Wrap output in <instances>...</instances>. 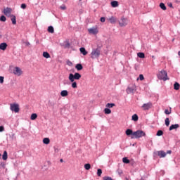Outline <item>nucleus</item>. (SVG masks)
<instances>
[{"label": "nucleus", "instance_id": "4", "mask_svg": "<svg viewBox=\"0 0 180 180\" xmlns=\"http://www.w3.org/2000/svg\"><path fill=\"white\" fill-rule=\"evenodd\" d=\"M134 139H141V137H146V132L143 130H137L134 131Z\"/></svg>", "mask_w": 180, "mask_h": 180}, {"label": "nucleus", "instance_id": "14", "mask_svg": "<svg viewBox=\"0 0 180 180\" xmlns=\"http://www.w3.org/2000/svg\"><path fill=\"white\" fill-rule=\"evenodd\" d=\"M110 23H111L112 25H115V23H116V22H117V18L115 16H111L109 19H108Z\"/></svg>", "mask_w": 180, "mask_h": 180}, {"label": "nucleus", "instance_id": "13", "mask_svg": "<svg viewBox=\"0 0 180 180\" xmlns=\"http://www.w3.org/2000/svg\"><path fill=\"white\" fill-rule=\"evenodd\" d=\"M11 12H12V8L9 7H7L4 10V15H6V16H8V15H11Z\"/></svg>", "mask_w": 180, "mask_h": 180}, {"label": "nucleus", "instance_id": "10", "mask_svg": "<svg viewBox=\"0 0 180 180\" xmlns=\"http://www.w3.org/2000/svg\"><path fill=\"white\" fill-rule=\"evenodd\" d=\"M125 134L128 136H131V139H134V131H133V129H127L125 131Z\"/></svg>", "mask_w": 180, "mask_h": 180}, {"label": "nucleus", "instance_id": "53", "mask_svg": "<svg viewBox=\"0 0 180 180\" xmlns=\"http://www.w3.org/2000/svg\"><path fill=\"white\" fill-rule=\"evenodd\" d=\"M168 6H169V8H174V6H172V3H168Z\"/></svg>", "mask_w": 180, "mask_h": 180}, {"label": "nucleus", "instance_id": "41", "mask_svg": "<svg viewBox=\"0 0 180 180\" xmlns=\"http://www.w3.org/2000/svg\"><path fill=\"white\" fill-rule=\"evenodd\" d=\"M97 176H102V169H97Z\"/></svg>", "mask_w": 180, "mask_h": 180}, {"label": "nucleus", "instance_id": "16", "mask_svg": "<svg viewBox=\"0 0 180 180\" xmlns=\"http://www.w3.org/2000/svg\"><path fill=\"white\" fill-rule=\"evenodd\" d=\"M98 29L97 28H90L89 29V32L91 34H98Z\"/></svg>", "mask_w": 180, "mask_h": 180}, {"label": "nucleus", "instance_id": "26", "mask_svg": "<svg viewBox=\"0 0 180 180\" xmlns=\"http://www.w3.org/2000/svg\"><path fill=\"white\" fill-rule=\"evenodd\" d=\"M9 138H10V141H15L16 140V136H15V134H12L11 135H9Z\"/></svg>", "mask_w": 180, "mask_h": 180}, {"label": "nucleus", "instance_id": "5", "mask_svg": "<svg viewBox=\"0 0 180 180\" xmlns=\"http://www.w3.org/2000/svg\"><path fill=\"white\" fill-rule=\"evenodd\" d=\"M10 109L12 112H15V113H19V104L18 103H11L10 105Z\"/></svg>", "mask_w": 180, "mask_h": 180}, {"label": "nucleus", "instance_id": "31", "mask_svg": "<svg viewBox=\"0 0 180 180\" xmlns=\"http://www.w3.org/2000/svg\"><path fill=\"white\" fill-rule=\"evenodd\" d=\"M105 106L109 109L110 108H113V106H116V104H115L114 103H108L106 104Z\"/></svg>", "mask_w": 180, "mask_h": 180}, {"label": "nucleus", "instance_id": "56", "mask_svg": "<svg viewBox=\"0 0 180 180\" xmlns=\"http://www.w3.org/2000/svg\"><path fill=\"white\" fill-rule=\"evenodd\" d=\"M172 150H167L166 154H172Z\"/></svg>", "mask_w": 180, "mask_h": 180}, {"label": "nucleus", "instance_id": "28", "mask_svg": "<svg viewBox=\"0 0 180 180\" xmlns=\"http://www.w3.org/2000/svg\"><path fill=\"white\" fill-rule=\"evenodd\" d=\"M105 115H110L112 113V110L110 108H105L104 109Z\"/></svg>", "mask_w": 180, "mask_h": 180}, {"label": "nucleus", "instance_id": "48", "mask_svg": "<svg viewBox=\"0 0 180 180\" xmlns=\"http://www.w3.org/2000/svg\"><path fill=\"white\" fill-rule=\"evenodd\" d=\"M67 64L69 65V67H71L72 65V62H71L70 60H68Z\"/></svg>", "mask_w": 180, "mask_h": 180}, {"label": "nucleus", "instance_id": "60", "mask_svg": "<svg viewBox=\"0 0 180 180\" xmlns=\"http://www.w3.org/2000/svg\"><path fill=\"white\" fill-rule=\"evenodd\" d=\"M27 44L29 45V44H30V43L28 42Z\"/></svg>", "mask_w": 180, "mask_h": 180}, {"label": "nucleus", "instance_id": "55", "mask_svg": "<svg viewBox=\"0 0 180 180\" xmlns=\"http://www.w3.org/2000/svg\"><path fill=\"white\" fill-rule=\"evenodd\" d=\"M54 151L55 153H58V148L54 147Z\"/></svg>", "mask_w": 180, "mask_h": 180}, {"label": "nucleus", "instance_id": "20", "mask_svg": "<svg viewBox=\"0 0 180 180\" xmlns=\"http://www.w3.org/2000/svg\"><path fill=\"white\" fill-rule=\"evenodd\" d=\"M2 160L4 161H6L8 160V152L6 150L4 151V153L2 155Z\"/></svg>", "mask_w": 180, "mask_h": 180}, {"label": "nucleus", "instance_id": "7", "mask_svg": "<svg viewBox=\"0 0 180 180\" xmlns=\"http://www.w3.org/2000/svg\"><path fill=\"white\" fill-rule=\"evenodd\" d=\"M151 108H153V103H151V102L144 103L141 106V108L143 109V110H150V109H151Z\"/></svg>", "mask_w": 180, "mask_h": 180}, {"label": "nucleus", "instance_id": "24", "mask_svg": "<svg viewBox=\"0 0 180 180\" xmlns=\"http://www.w3.org/2000/svg\"><path fill=\"white\" fill-rule=\"evenodd\" d=\"M139 58H146V54L143 52H139L137 53Z\"/></svg>", "mask_w": 180, "mask_h": 180}, {"label": "nucleus", "instance_id": "19", "mask_svg": "<svg viewBox=\"0 0 180 180\" xmlns=\"http://www.w3.org/2000/svg\"><path fill=\"white\" fill-rule=\"evenodd\" d=\"M75 68H76V70H77V71H81L84 69V66H82V64H81V63H77L75 65Z\"/></svg>", "mask_w": 180, "mask_h": 180}, {"label": "nucleus", "instance_id": "54", "mask_svg": "<svg viewBox=\"0 0 180 180\" xmlns=\"http://www.w3.org/2000/svg\"><path fill=\"white\" fill-rule=\"evenodd\" d=\"M129 164L132 166L134 167V165L136 164V162H134V161L130 162Z\"/></svg>", "mask_w": 180, "mask_h": 180}, {"label": "nucleus", "instance_id": "6", "mask_svg": "<svg viewBox=\"0 0 180 180\" xmlns=\"http://www.w3.org/2000/svg\"><path fill=\"white\" fill-rule=\"evenodd\" d=\"M127 18L122 17L120 20L119 21V25L121 27H124V26H127Z\"/></svg>", "mask_w": 180, "mask_h": 180}, {"label": "nucleus", "instance_id": "18", "mask_svg": "<svg viewBox=\"0 0 180 180\" xmlns=\"http://www.w3.org/2000/svg\"><path fill=\"white\" fill-rule=\"evenodd\" d=\"M11 22L13 25H16V15L11 14L10 15Z\"/></svg>", "mask_w": 180, "mask_h": 180}, {"label": "nucleus", "instance_id": "36", "mask_svg": "<svg viewBox=\"0 0 180 180\" xmlns=\"http://www.w3.org/2000/svg\"><path fill=\"white\" fill-rule=\"evenodd\" d=\"M164 134V131L162 130H158L156 133V136L158 137L162 136Z\"/></svg>", "mask_w": 180, "mask_h": 180}, {"label": "nucleus", "instance_id": "17", "mask_svg": "<svg viewBox=\"0 0 180 180\" xmlns=\"http://www.w3.org/2000/svg\"><path fill=\"white\" fill-rule=\"evenodd\" d=\"M110 5L112 6V8H117V6H119V1H112L110 2Z\"/></svg>", "mask_w": 180, "mask_h": 180}, {"label": "nucleus", "instance_id": "3", "mask_svg": "<svg viewBox=\"0 0 180 180\" xmlns=\"http://www.w3.org/2000/svg\"><path fill=\"white\" fill-rule=\"evenodd\" d=\"M81 77H82V75L79 72H75V74L70 73L69 75L68 79L70 82H74V81H75V79L76 80L81 79Z\"/></svg>", "mask_w": 180, "mask_h": 180}, {"label": "nucleus", "instance_id": "12", "mask_svg": "<svg viewBox=\"0 0 180 180\" xmlns=\"http://www.w3.org/2000/svg\"><path fill=\"white\" fill-rule=\"evenodd\" d=\"M158 155L160 158H165L167 157V153L164 152V150L158 151Z\"/></svg>", "mask_w": 180, "mask_h": 180}, {"label": "nucleus", "instance_id": "42", "mask_svg": "<svg viewBox=\"0 0 180 180\" xmlns=\"http://www.w3.org/2000/svg\"><path fill=\"white\" fill-rule=\"evenodd\" d=\"M0 167L3 169H5L6 167V164H5V162H1V164H0Z\"/></svg>", "mask_w": 180, "mask_h": 180}, {"label": "nucleus", "instance_id": "62", "mask_svg": "<svg viewBox=\"0 0 180 180\" xmlns=\"http://www.w3.org/2000/svg\"><path fill=\"white\" fill-rule=\"evenodd\" d=\"M1 153H0V158H1Z\"/></svg>", "mask_w": 180, "mask_h": 180}, {"label": "nucleus", "instance_id": "37", "mask_svg": "<svg viewBox=\"0 0 180 180\" xmlns=\"http://www.w3.org/2000/svg\"><path fill=\"white\" fill-rule=\"evenodd\" d=\"M84 168L86 171H89V169H91V164H89V163L85 164Z\"/></svg>", "mask_w": 180, "mask_h": 180}, {"label": "nucleus", "instance_id": "43", "mask_svg": "<svg viewBox=\"0 0 180 180\" xmlns=\"http://www.w3.org/2000/svg\"><path fill=\"white\" fill-rule=\"evenodd\" d=\"M103 180H113V179L110 176H105L103 177Z\"/></svg>", "mask_w": 180, "mask_h": 180}, {"label": "nucleus", "instance_id": "2", "mask_svg": "<svg viewBox=\"0 0 180 180\" xmlns=\"http://www.w3.org/2000/svg\"><path fill=\"white\" fill-rule=\"evenodd\" d=\"M157 77L158 79L162 80V81H168L169 78L168 77V73H167V71L162 70L160 72H159L157 74Z\"/></svg>", "mask_w": 180, "mask_h": 180}, {"label": "nucleus", "instance_id": "52", "mask_svg": "<svg viewBox=\"0 0 180 180\" xmlns=\"http://www.w3.org/2000/svg\"><path fill=\"white\" fill-rule=\"evenodd\" d=\"M60 9H62L63 11H65V9H67V7L65 6H60Z\"/></svg>", "mask_w": 180, "mask_h": 180}, {"label": "nucleus", "instance_id": "32", "mask_svg": "<svg viewBox=\"0 0 180 180\" xmlns=\"http://www.w3.org/2000/svg\"><path fill=\"white\" fill-rule=\"evenodd\" d=\"M43 143H44V144H46V145L50 144V139L44 138Z\"/></svg>", "mask_w": 180, "mask_h": 180}, {"label": "nucleus", "instance_id": "8", "mask_svg": "<svg viewBox=\"0 0 180 180\" xmlns=\"http://www.w3.org/2000/svg\"><path fill=\"white\" fill-rule=\"evenodd\" d=\"M13 74L15 75H18V77H20V75H22V74H23V72L22 71V69H20V68L15 67L13 69Z\"/></svg>", "mask_w": 180, "mask_h": 180}, {"label": "nucleus", "instance_id": "35", "mask_svg": "<svg viewBox=\"0 0 180 180\" xmlns=\"http://www.w3.org/2000/svg\"><path fill=\"white\" fill-rule=\"evenodd\" d=\"M65 44L64 45V49H70L71 44H70L69 41H65Z\"/></svg>", "mask_w": 180, "mask_h": 180}, {"label": "nucleus", "instance_id": "1", "mask_svg": "<svg viewBox=\"0 0 180 180\" xmlns=\"http://www.w3.org/2000/svg\"><path fill=\"white\" fill-rule=\"evenodd\" d=\"M101 50H102V45H97V47L92 49L91 53V58L95 60V58H99L101 57Z\"/></svg>", "mask_w": 180, "mask_h": 180}, {"label": "nucleus", "instance_id": "57", "mask_svg": "<svg viewBox=\"0 0 180 180\" xmlns=\"http://www.w3.org/2000/svg\"><path fill=\"white\" fill-rule=\"evenodd\" d=\"M60 162H64V160L60 159Z\"/></svg>", "mask_w": 180, "mask_h": 180}, {"label": "nucleus", "instance_id": "47", "mask_svg": "<svg viewBox=\"0 0 180 180\" xmlns=\"http://www.w3.org/2000/svg\"><path fill=\"white\" fill-rule=\"evenodd\" d=\"M165 115H171V110H169L168 109H166L165 110Z\"/></svg>", "mask_w": 180, "mask_h": 180}, {"label": "nucleus", "instance_id": "51", "mask_svg": "<svg viewBox=\"0 0 180 180\" xmlns=\"http://www.w3.org/2000/svg\"><path fill=\"white\" fill-rule=\"evenodd\" d=\"M4 77L2 76H0V84H4Z\"/></svg>", "mask_w": 180, "mask_h": 180}, {"label": "nucleus", "instance_id": "38", "mask_svg": "<svg viewBox=\"0 0 180 180\" xmlns=\"http://www.w3.org/2000/svg\"><path fill=\"white\" fill-rule=\"evenodd\" d=\"M72 82V88H73V89L78 88L77 82H75V80H74L73 82Z\"/></svg>", "mask_w": 180, "mask_h": 180}, {"label": "nucleus", "instance_id": "63", "mask_svg": "<svg viewBox=\"0 0 180 180\" xmlns=\"http://www.w3.org/2000/svg\"><path fill=\"white\" fill-rule=\"evenodd\" d=\"M79 1H82V0H79Z\"/></svg>", "mask_w": 180, "mask_h": 180}, {"label": "nucleus", "instance_id": "23", "mask_svg": "<svg viewBox=\"0 0 180 180\" xmlns=\"http://www.w3.org/2000/svg\"><path fill=\"white\" fill-rule=\"evenodd\" d=\"M60 96H62L63 98L65 96H68V91H67V90L61 91Z\"/></svg>", "mask_w": 180, "mask_h": 180}, {"label": "nucleus", "instance_id": "30", "mask_svg": "<svg viewBox=\"0 0 180 180\" xmlns=\"http://www.w3.org/2000/svg\"><path fill=\"white\" fill-rule=\"evenodd\" d=\"M159 6L161 9H162V11H167V6H165V4L160 3Z\"/></svg>", "mask_w": 180, "mask_h": 180}, {"label": "nucleus", "instance_id": "46", "mask_svg": "<svg viewBox=\"0 0 180 180\" xmlns=\"http://www.w3.org/2000/svg\"><path fill=\"white\" fill-rule=\"evenodd\" d=\"M106 20V18H105V17H101L100 18V21L102 22V23H105V21Z\"/></svg>", "mask_w": 180, "mask_h": 180}, {"label": "nucleus", "instance_id": "49", "mask_svg": "<svg viewBox=\"0 0 180 180\" xmlns=\"http://www.w3.org/2000/svg\"><path fill=\"white\" fill-rule=\"evenodd\" d=\"M26 4H22L21 5H20V8H21V9H25V8H26Z\"/></svg>", "mask_w": 180, "mask_h": 180}, {"label": "nucleus", "instance_id": "44", "mask_svg": "<svg viewBox=\"0 0 180 180\" xmlns=\"http://www.w3.org/2000/svg\"><path fill=\"white\" fill-rule=\"evenodd\" d=\"M117 172L118 175H120V176H122V174H123V170L118 169L117 170Z\"/></svg>", "mask_w": 180, "mask_h": 180}, {"label": "nucleus", "instance_id": "59", "mask_svg": "<svg viewBox=\"0 0 180 180\" xmlns=\"http://www.w3.org/2000/svg\"><path fill=\"white\" fill-rule=\"evenodd\" d=\"M179 2H180V1H178V0L176 1V4H179Z\"/></svg>", "mask_w": 180, "mask_h": 180}, {"label": "nucleus", "instance_id": "25", "mask_svg": "<svg viewBox=\"0 0 180 180\" xmlns=\"http://www.w3.org/2000/svg\"><path fill=\"white\" fill-rule=\"evenodd\" d=\"M131 120L137 122L139 120V115H137V114H134L131 117Z\"/></svg>", "mask_w": 180, "mask_h": 180}, {"label": "nucleus", "instance_id": "45", "mask_svg": "<svg viewBox=\"0 0 180 180\" xmlns=\"http://www.w3.org/2000/svg\"><path fill=\"white\" fill-rule=\"evenodd\" d=\"M2 131H5V127L4 125L0 126V133H2Z\"/></svg>", "mask_w": 180, "mask_h": 180}, {"label": "nucleus", "instance_id": "40", "mask_svg": "<svg viewBox=\"0 0 180 180\" xmlns=\"http://www.w3.org/2000/svg\"><path fill=\"white\" fill-rule=\"evenodd\" d=\"M0 21L1 22H6V17L5 15H2L0 17Z\"/></svg>", "mask_w": 180, "mask_h": 180}, {"label": "nucleus", "instance_id": "27", "mask_svg": "<svg viewBox=\"0 0 180 180\" xmlns=\"http://www.w3.org/2000/svg\"><path fill=\"white\" fill-rule=\"evenodd\" d=\"M42 56H43V57L44 58H50V53H49V52H47V51H44V52H43V54H42Z\"/></svg>", "mask_w": 180, "mask_h": 180}, {"label": "nucleus", "instance_id": "11", "mask_svg": "<svg viewBox=\"0 0 180 180\" xmlns=\"http://www.w3.org/2000/svg\"><path fill=\"white\" fill-rule=\"evenodd\" d=\"M179 124H172L169 128V131H172V130H176V129H179Z\"/></svg>", "mask_w": 180, "mask_h": 180}, {"label": "nucleus", "instance_id": "9", "mask_svg": "<svg viewBox=\"0 0 180 180\" xmlns=\"http://www.w3.org/2000/svg\"><path fill=\"white\" fill-rule=\"evenodd\" d=\"M136 86L135 85H132L131 86H128L126 89V92L127 94H134V92H136Z\"/></svg>", "mask_w": 180, "mask_h": 180}, {"label": "nucleus", "instance_id": "33", "mask_svg": "<svg viewBox=\"0 0 180 180\" xmlns=\"http://www.w3.org/2000/svg\"><path fill=\"white\" fill-rule=\"evenodd\" d=\"M48 32L49 33H54V27L53 26L48 27Z\"/></svg>", "mask_w": 180, "mask_h": 180}, {"label": "nucleus", "instance_id": "58", "mask_svg": "<svg viewBox=\"0 0 180 180\" xmlns=\"http://www.w3.org/2000/svg\"><path fill=\"white\" fill-rule=\"evenodd\" d=\"M152 58H153V60H155V56H152Z\"/></svg>", "mask_w": 180, "mask_h": 180}, {"label": "nucleus", "instance_id": "39", "mask_svg": "<svg viewBox=\"0 0 180 180\" xmlns=\"http://www.w3.org/2000/svg\"><path fill=\"white\" fill-rule=\"evenodd\" d=\"M165 124L167 126V127H168V126H169V118L167 117L165 120Z\"/></svg>", "mask_w": 180, "mask_h": 180}, {"label": "nucleus", "instance_id": "50", "mask_svg": "<svg viewBox=\"0 0 180 180\" xmlns=\"http://www.w3.org/2000/svg\"><path fill=\"white\" fill-rule=\"evenodd\" d=\"M139 79L140 81L144 80V76L143 75H139Z\"/></svg>", "mask_w": 180, "mask_h": 180}, {"label": "nucleus", "instance_id": "34", "mask_svg": "<svg viewBox=\"0 0 180 180\" xmlns=\"http://www.w3.org/2000/svg\"><path fill=\"white\" fill-rule=\"evenodd\" d=\"M31 120H36L37 119V114L32 113L30 117Z\"/></svg>", "mask_w": 180, "mask_h": 180}, {"label": "nucleus", "instance_id": "22", "mask_svg": "<svg viewBox=\"0 0 180 180\" xmlns=\"http://www.w3.org/2000/svg\"><path fill=\"white\" fill-rule=\"evenodd\" d=\"M180 84L178 83V82H175L174 84V89L175 91H179Z\"/></svg>", "mask_w": 180, "mask_h": 180}, {"label": "nucleus", "instance_id": "29", "mask_svg": "<svg viewBox=\"0 0 180 180\" xmlns=\"http://www.w3.org/2000/svg\"><path fill=\"white\" fill-rule=\"evenodd\" d=\"M122 162L124 164H130V160H129V158L124 157L122 158Z\"/></svg>", "mask_w": 180, "mask_h": 180}, {"label": "nucleus", "instance_id": "64", "mask_svg": "<svg viewBox=\"0 0 180 180\" xmlns=\"http://www.w3.org/2000/svg\"><path fill=\"white\" fill-rule=\"evenodd\" d=\"M143 180H144V179H143Z\"/></svg>", "mask_w": 180, "mask_h": 180}, {"label": "nucleus", "instance_id": "61", "mask_svg": "<svg viewBox=\"0 0 180 180\" xmlns=\"http://www.w3.org/2000/svg\"><path fill=\"white\" fill-rule=\"evenodd\" d=\"M126 179H127V180H129V179H128V178H126Z\"/></svg>", "mask_w": 180, "mask_h": 180}, {"label": "nucleus", "instance_id": "21", "mask_svg": "<svg viewBox=\"0 0 180 180\" xmlns=\"http://www.w3.org/2000/svg\"><path fill=\"white\" fill-rule=\"evenodd\" d=\"M79 51L84 56H86V54H88V51H86V49H85V48H84V47H81L79 49Z\"/></svg>", "mask_w": 180, "mask_h": 180}, {"label": "nucleus", "instance_id": "15", "mask_svg": "<svg viewBox=\"0 0 180 180\" xmlns=\"http://www.w3.org/2000/svg\"><path fill=\"white\" fill-rule=\"evenodd\" d=\"M7 47H8V44H6V42H2L0 44V49L3 50V51H5Z\"/></svg>", "mask_w": 180, "mask_h": 180}]
</instances>
